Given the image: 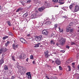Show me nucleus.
Wrapping results in <instances>:
<instances>
[{
	"mask_svg": "<svg viewBox=\"0 0 79 79\" xmlns=\"http://www.w3.org/2000/svg\"><path fill=\"white\" fill-rule=\"evenodd\" d=\"M56 63L58 65H60L61 64V61L58 59L56 60Z\"/></svg>",
	"mask_w": 79,
	"mask_h": 79,
	"instance_id": "nucleus-9",
	"label": "nucleus"
},
{
	"mask_svg": "<svg viewBox=\"0 0 79 79\" xmlns=\"http://www.w3.org/2000/svg\"><path fill=\"white\" fill-rule=\"evenodd\" d=\"M27 77L29 79H31V75H28L27 76Z\"/></svg>",
	"mask_w": 79,
	"mask_h": 79,
	"instance_id": "nucleus-24",
	"label": "nucleus"
},
{
	"mask_svg": "<svg viewBox=\"0 0 79 79\" xmlns=\"http://www.w3.org/2000/svg\"><path fill=\"white\" fill-rule=\"evenodd\" d=\"M4 69L5 70H8V67L6 65H5L4 66Z\"/></svg>",
	"mask_w": 79,
	"mask_h": 79,
	"instance_id": "nucleus-21",
	"label": "nucleus"
},
{
	"mask_svg": "<svg viewBox=\"0 0 79 79\" xmlns=\"http://www.w3.org/2000/svg\"><path fill=\"white\" fill-rule=\"evenodd\" d=\"M57 27H58V25H57V24H55L54 25V28L55 29H56V28H57Z\"/></svg>",
	"mask_w": 79,
	"mask_h": 79,
	"instance_id": "nucleus-32",
	"label": "nucleus"
},
{
	"mask_svg": "<svg viewBox=\"0 0 79 79\" xmlns=\"http://www.w3.org/2000/svg\"><path fill=\"white\" fill-rule=\"evenodd\" d=\"M32 63L33 64H36V63L35 62V61H33Z\"/></svg>",
	"mask_w": 79,
	"mask_h": 79,
	"instance_id": "nucleus-43",
	"label": "nucleus"
},
{
	"mask_svg": "<svg viewBox=\"0 0 79 79\" xmlns=\"http://www.w3.org/2000/svg\"><path fill=\"white\" fill-rule=\"evenodd\" d=\"M52 19H54V18H52Z\"/></svg>",
	"mask_w": 79,
	"mask_h": 79,
	"instance_id": "nucleus-64",
	"label": "nucleus"
},
{
	"mask_svg": "<svg viewBox=\"0 0 79 79\" xmlns=\"http://www.w3.org/2000/svg\"><path fill=\"white\" fill-rule=\"evenodd\" d=\"M9 35H12V33L11 32H10L9 33Z\"/></svg>",
	"mask_w": 79,
	"mask_h": 79,
	"instance_id": "nucleus-53",
	"label": "nucleus"
},
{
	"mask_svg": "<svg viewBox=\"0 0 79 79\" xmlns=\"http://www.w3.org/2000/svg\"><path fill=\"white\" fill-rule=\"evenodd\" d=\"M73 4H71L69 6V8L70 10H71L72 8H73Z\"/></svg>",
	"mask_w": 79,
	"mask_h": 79,
	"instance_id": "nucleus-28",
	"label": "nucleus"
},
{
	"mask_svg": "<svg viewBox=\"0 0 79 79\" xmlns=\"http://www.w3.org/2000/svg\"><path fill=\"white\" fill-rule=\"evenodd\" d=\"M35 39L36 41H40V40H41L40 38L39 37V36H37L35 38Z\"/></svg>",
	"mask_w": 79,
	"mask_h": 79,
	"instance_id": "nucleus-14",
	"label": "nucleus"
},
{
	"mask_svg": "<svg viewBox=\"0 0 79 79\" xmlns=\"http://www.w3.org/2000/svg\"><path fill=\"white\" fill-rule=\"evenodd\" d=\"M79 10V5H77L75 7L74 11L75 12H77Z\"/></svg>",
	"mask_w": 79,
	"mask_h": 79,
	"instance_id": "nucleus-6",
	"label": "nucleus"
},
{
	"mask_svg": "<svg viewBox=\"0 0 79 79\" xmlns=\"http://www.w3.org/2000/svg\"><path fill=\"white\" fill-rule=\"evenodd\" d=\"M30 59H32L33 58V56L32 55H31L30 56Z\"/></svg>",
	"mask_w": 79,
	"mask_h": 79,
	"instance_id": "nucleus-37",
	"label": "nucleus"
},
{
	"mask_svg": "<svg viewBox=\"0 0 79 79\" xmlns=\"http://www.w3.org/2000/svg\"><path fill=\"white\" fill-rule=\"evenodd\" d=\"M44 54L45 57L46 58H48L49 56H50V55H48V52L47 51H46L44 52Z\"/></svg>",
	"mask_w": 79,
	"mask_h": 79,
	"instance_id": "nucleus-10",
	"label": "nucleus"
},
{
	"mask_svg": "<svg viewBox=\"0 0 79 79\" xmlns=\"http://www.w3.org/2000/svg\"><path fill=\"white\" fill-rule=\"evenodd\" d=\"M66 48H69V46H66Z\"/></svg>",
	"mask_w": 79,
	"mask_h": 79,
	"instance_id": "nucleus-47",
	"label": "nucleus"
},
{
	"mask_svg": "<svg viewBox=\"0 0 79 79\" xmlns=\"http://www.w3.org/2000/svg\"><path fill=\"white\" fill-rule=\"evenodd\" d=\"M37 16V14H34L32 15L31 17L32 18H35V17Z\"/></svg>",
	"mask_w": 79,
	"mask_h": 79,
	"instance_id": "nucleus-16",
	"label": "nucleus"
},
{
	"mask_svg": "<svg viewBox=\"0 0 79 79\" xmlns=\"http://www.w3.org/2000/svg\"><path fill=\"white\" fill-rule=\"evenodd\" d=\"M59 40V42H60V44L62 46H63L65 43L66 42V39L63 38H60V39L58 38Z\"/></svg>",
	"mask_w": 79,
	"mask_h": 79,
	"instance_id": "nucleus-1",
	"label": "nucleus"
},
{
	"mask_svg": "<svg viewBox=\"0 0 79 79\" xmlns=\"http://www.w3.org/2000/svg\"><path fill=\"white\" fill-rule=\"evenodd\" d=\"M25 58H26V55L24 54V53H22L20 56V59H24Z\"/></svg>",
	"mask_w": 79,
	"mask_h": 79,
	"instance_id": "nucleus-5",
	"label": "nucleus"
},
{
	"mask_svg": "<svg viewBox=\"0 0 79 79\" xmlns=\"http://www.w3.org/2000/svg\"><path fill=\"white\" fill-rule=\"evenodd\" d=\"M3 52V51H2V50L1 49L0 50V55H1V54H2V52Z\"/></svg>",
	"mask_w": 79,
	"mask_h": 79,
	"instance_id": "nucleus-41",
	"label": "nucleus"
},
{
	"mask_svg": "<svg viewBox=\"0 0 79 79\" xmlns=\"http://www.w3.org/2000/svg\"><path fill=\"white\" fill-rule=\"evenodd\" d=\"M31 2V1L29 0H28L27 2V3H30Z\"/></svg>",
	"mask_w": 79,
	"mask_h": 79,
	"instance_id": "nucleus-36",
	"label": "nucleus"
},
{
	"mask_svg": "<svg viewBox=\"0 0 79 79\" xmlns=\"http://www.w3.org/2000/svg\"><path fill=\"white\" fill-rule=\"evenodd\" d=\"M59 32H63V29H60V28H59Z\"/></svg>",
	"mask_w": 79,
	"mask_h": 79,
	"instance_id": "nucleus-25",
	"label": "nucleus"
},
{
	"mask_svg": "<svg viewBox=\"0 0 79 79\" xmlns=\"http://www.w3.org/2000/svg\"><path fill=\"white\" fill-rule=\"evenodd\" d=\"M68 68H69V71H71V67H70V66H68Z\"/></svg>",
	"mask_w": 79,
	"mask_h": 79,
	"instance_id": "nucleus-35",
	"label": "nucleus"
},
{
	"mask_svg": "<svg viewBox=\"0 0 79 79\" xmlns=\"http://www.w3.org/2000/svg\"><path fill=\"white\" fill-rule=\"evenodd\" d=\"M4 63V60H3V59L2 58L0 60V65H2L3 63Z\"/></svg>",
	"mask_w": 79,
	"mask_h": 79,
	"instance_id": "nucleus-13",
	"label": "nucleus"
},
{
	"mask_svg": "<svg viewBox=\"0 0 79 79\" xmlns=\"http://www.w3.org/2000/svg\"><path fill=\"white\" fill-rule=\"evenodd\" d=\"M44 21H47L45 23V24H46V25H48L49 26L52 24V22L50 21V20L49 19H47V18L45 19H44Z\"/></svg>",
	"mask_w": 79,
	"mask_h": 79,
	"instance_id": "nucleus-3",
	"label": "nucleus"
},
{
	"mask_svg": "<svg viewBox=\"0 0 79 79\" xmlns=\"http://www.w3.org/2000/svg\"><path fill=\"white\" fill-rule=\"evenodd\" d=\"M65 2V1L64 0H60L59 3L60 5H62V4H64Z\"/></svg>",
	"mask_w": 79,
	"mask_h": 79,
	"instance_id": "nucleus-11",
	"label": "nucleus"
},
{
	"mask_svg": "<svg viewBox=\"0 0 79 79\" xmlns=\"http://www.w3.org/2000/svg\"><path fill=\"white\" fill-rule=\"evenodd\" d=\"M63 18H66V16L65 17L64 16H63Z\"/></svg>",
	"mask_w": 79,
	"mask_h": 79,
	"instance_id": "nucleus-58",
	"label": "nucleus"
},
{
	"mask_svg": "<svg viewBox=\"0 0 79 79\" xmlns=\"http://www.w3.org/2000/svg\"><path fill=\"white\" fill-rule=\"evenodd\" d=\"M69 26H67V28H66V32H69L70 30V28L71 27H70V26H71V25H69Z\"/></svg>",
	"mask_w": 79,
	"mask_h": 79,
	"instance_id": "nucleus-12",
	"label": "nucleus"
},
{
	"mask_svg": "<svg viewBox=\"0 0 79 79\" xmlns=\"http://www.w3.org/2000/svg\"><path fill=\"white\" fill-rule=\"evenodd\" d=\"M1 9H2V7L0 6V10H1Z\"/></svg>",
	"mask_w": 79,
	"mask_h": 79,
	"instance_id": "nucleus-59",
	"label": "nucleus"
},
{
	"mask_svg": "<svg viewBox=\"0 0 79 79\" xmlns=\"http://www.w3.org/2000/svg\"><path fill=\"white\" fill-rule=\"evenodd\" d=\"M59 68L60 70H62V68L61 67V66H59Z\"/></svg>",
	"mask_w": 79,
	"mask_h": 79,
	"instance_id": "nucleus-40",
	"label": "nucleus"
},
{
	"mask_svg": "<svg viewBox=\"0 0 79 79\" xmlns=\"http://www.w3.org/2000/svg\"><path fill=\"white\" fill-rule=\"evenodd\" d=\"M42 34L44 35H47L48 34V31L45 30H44L42 31Z\"/></svg>",
	"mask_w": 79,
	"mask_h": 79,
	"instance_id": "nucleus-4",
	"label": "nucleus"
},
{
	"mask_svg": "<svg viewBox=\"0 0 79 79\" xmlns=\"http://www.w3.org/2000/svg\"><path fill=\"white\" fill-rule=\"evenodd\" d=\"M9 74H10V75H11V74H13V73H12V71H11L9 70Z\"/></svg>",
	"mask_w": 79,
	"mask_h": 79,
	"instance_id": "nucleus-33",
	"label": "nucleus"
},
{
	"mask_svg": "<svg viewBox=\"0 0 79 79\" xmlns=\"http://www.w3.org/2000/svg\"><path fill=\"white\" fill-rule=\"evenodd\" d=\"M9 44H10V42L8 41L7 43H6L5 44V46H6V47H7Z\"/></svg>",
	"mask_w": 79,
	"mask_h": 79,
	"instance_id": "nucleus-22",
	"label": "nucleus"
},
{
	"mask_svg": "<svg viewBox=\"0 0 79 79\" xmlns=\"http://www.w3.org/2000/svg\"><path fill=\"white\" fill-rule=\"evenodd\" d=\"M39 37H40V39L41 40V39H42V36L40 35L39 36Z\"/></svg>",
	"mask_w": 79,
	"mask_h": 79,
	"instance_id": "nucleus-42",
	"label": "nucleus"
},
{
	"mask_svg": "<svg viewBox=\"0 0 79 79\" xmlns=\"http://www.w3.org/2000/svg\"><path fill=\"white\" fill-rule=\"evenodd\" d=\"M2 39L3 40H5V39H6V38H5V37L4 36L2 38Z\"/></svg>",
	"mask_w": 79,
	"mask_h": 79,
	"instance_id": "nucleus-51",
	"label": "nucleus"
},
{
	"mask_svg": "<svg viewBox=\"0 0 79 79\" xmlns=\"http://www.w3.org/2000/svg\"><path fill=\"white\" fill-rule=\"evenodd\" d=\"M51 44H52V45H55V42L53 40H51Z\"/></svg>",
	"mask_w": 79,
	"mask_h": 79,
	"instance_id": "nucleus-26",
	"label": "nucleus"
},
{
	"mask_svg": "<svg viewBox=\"0 0 79 79\" xmlns=\"http://www.w3.org/2000/svg\"><path fill=\"white\" fill-rule=\"evenodd\" d=\"M51 37H54L53 36H54V34H53V33H52V34H51Z\"/></svg>",
	"mask_w": 79,
	"mask_h": 79,
	"instance_id": "nucleus-46",
	"label": "nucleus"
},
{
	"mask_svg": "<svg viewBox=\"0 0 79 79\" xmlns=\"http://www.w3.org/2000/svg\"><path fill=\"white\" fill-rule=\"evenodd\" d=\"M44 3V6L39 8L38 10L39 11L42 12L43 11V10H44L45 8H47V6H48V3H47V2H45Z\"/></svg>",
	"mask_w": 79,
	"mask_h": 79,
	"instance_id": "nucleus-2",
	"label": "nucleus"
},
{
	"mask_svg": "<svg viewBox=\"0 0 79 79\" xmlns=\"http://www.w3.org/2000/svg\"><path fill=\"white\" fill-rule=\"evenodd\" d=\"M52 63H54V61L53 60L52 62Z\"/></svg>",
	"mask_w": 79,
	"mask_h": 79,
	"instance_id": "nucleus-61",
	"label": "nucleus"
},
{
	"mask_svg": "<svg viewBox=\"0 0 79 79\" xmlns=\"http://www.w3.org/2000/svg\"><path fill=\"white\" fill-rule=\"evenodd\" d=\"M8 50V49L5 48H4L3 49V51L4 52H6V51H7Z\"/></svg>",
	"mask_w": 79,
	"mask_h": 79,
	"instance_id": "nucleus-30",
	"label": "nucleus"
},
{
	"mask_svg": "<svg viewBox=\"0 0 79 79\" xmlns=\"http://www.w3.org/2000/svg\"><path fill=\"white\" fill-rule=\"evenodd\" d=\"M22 10H23V8H19L16 10V12H19V11H22Z\"/></svg>",
	"mask_w": 79,
	"mask_h": 79,
	"instance_id": "nucleus-17",
	"label": "nucleus"
},
{
	"mask_svg": "<svg viewBox=\"0 0 79 79\" xmlns=\"http://www.w3.org/2000/svg\"><path fill=\"white\" fill-rule=\"evenodd\" d=\"M11 79H15V77H14V76H12Z\"/></svg>",
	"mask_w": 79,
	"mask_h": 79,
	"instance_id": "nucleus-49",
	"label": "nucleus"
},
{
	"mask_svg": "<svg viewBox=\"0 0 79 79\" xmlns=\"http://www.w3.org/2000/svg\"><path fill=\"white\" fill-rule=\"evenodd\" d=\"M63 10H64V11H66V9L64 8H63Z\"/></svg>",
	"mask_w": 79,
	"mask_h": 79,
	"instance_id": "nucleus-55",
	"label": "nucleus"
},
{
	"mask_svg": "<svg viewBox=\"0 0 79 79\" xmlns=\"http://www.w3.org/2000/svg\"><path fill=\"white\" fill-rule=\"evenodd\" d=\"M42 14H38V16H42Z\"/></svg>",
	"mask_w": 79,
	"mask_h": 79,
	"instance_id": "nucleus-38",
	"label": "nucleus"
},
{
	"mask_svg": "<svg viewBox=\"0 0 79 79\" xmlns=\"http://www.w3.org/2000/svg\"><path fill=\"white\" fill-rule=\"evenodd\" d=\"M70 31L72 32H73V29H71V28H70Z\"/></svg>",
	"mask_w": 79,
	"mask_h": 79,
	"instance_id": "nucleus-44",
	"label": "nucleus"
},
{
	"mask_svg": "<svg viewBox=\"0 0 79 79\" xmlns=\"http://www.w3.org/2000/svg\"><path fill=\"white\" fill-rule=\"evenodd\" d=\"M74 44H75V43L74 42H72L71 43V45H74Z\"/></svg>",
	"mask_w": 79,
	"mask_h": 79,
	"instance_id": "nucleus-39",
	"label": "nucleus"
},
{
	"mask_svg": "<svg viewBox=\"0 0 79 79\" xmlns=\"http://www.w3.org/2000/svg\"><path fill=\"white\" fill-rule=\"evenodd\" d=\"M40 44V43H39L38 44H35V46H34V48H37L39 47V45Z\"/></svg>",
	"mask_w": 79,
	"mask_h": 79,
	"instance_id": "nucleus-19",
	"label": "nucleus"
},
{
	"mask_svg": "<svg viewBox=\"0 0 79 79\" xmlns=\"http://www.w3.org/2000/svg\"><path fill=\"white\" fill-rule=\"evenodd\" d=\"M12 59L13 61H15V56H13L12 57Z\"/></svg>",
	"mask_w": 79,
	"mask_h": 79,
	"instance_id": "nucleus-34",
	"label": "nucleus"
},
{
	"mask_svg": "<svg viewBox=\"0 0 79 79\" xmlns=\"http://www.w3.org/2000/svg\"><path fill=\"white\" fill-rule=\"evenodd\" d=\"M31 72H27V73H26V75H27V76H29V75H31Z\"/></svg>",
	"mask_w": 79,
	"mask_h": 79,
	"instance_id": "nucleus-31",
	"label": "nucleus"
},
{
	"mask_svg": "<svg viewBox=\"0 0 79 79\" xmlns=\"http://www.w3.org/2000/svg\"><path fill=\"white\" fill-rule=\"evenodd\" d=\"M73 67L74 68H75V66H74V65H73Z\"/></svg>",
	"mask_w": 79,
	"mask_h": 79,
	"instance_id": "nucleus-60",
	"label": "nucleus"
},
{
	"mask_svg": "<svg viewBox=\"0 0 79 79\" xmlns=\"http://www.w3.org/2000/svg\"><path fill=\"white\" fill-rule=\"evenodd\" d=\"M4 37L6 39H7V38H8V36H6Z\"/></svg>",
	"mask_w": 79,
	"mask_h": 79,
	"instance_id": "nucleus-48",
	"label": "nucleus"
},
{
	"mask_svg": "<svg viewBox=\"0 0 79 79\" xmlns=\"http://www.w3.org/2000/svg\"><path fill=\"white\" fill-rule=\"evenodd\" d=\"M60 52H62V53H64L65 52V51L64 50H61L60 51Z\"/></svg>",
	"mask_w": 79,
	"mask_h": 79,
	"instance_id": "nucleus-45",
	"label": "nucleus"
},
{
	"mask_svg": "<svg viewBox=\"0 0 79 79\" xmlns=\"http://www.w3.org/2000/svg\"><path fill=\"white\" fill-rule=\"evenodd\" d=\"M4 55V54H2V56H3Z\"/></svg>",
	"mask_w": 79,
	"mask_h": 79,
	"instance_id": "nucleus-63",
	"label": "nucleus"
},
{
	"mask_svg": "<svg viewBox=\"0 0 79 79\" xmlns=\"http://www.w3.org/2000/svg\"><path fill=\"white\" fill-rule=\"evenodd\" d=\"M71 61L70 60H68L66 61V64L67 65H68V64H69L70 63H71Z\"/></svg>",
	"mask_w": 79,
	"mask_h": 79,
	"instance_id": "nucleus-18",
	"label": "nucleus"
},
{
	"mask_svg": "<svg viewBox=\"0 0 79 79\" xmlns=\"http://www.w3.org/2000/svg\"><path fill=\"white\" fill-rule=\"evenodd\" d=\"M29 60V58H27L26 60V61H27V62H28V61Z\"/></svg>",
	"mask_w": 79,
	"mask_h": 79,
	"instance_id": "nucleus-52",
	"label": "nucleus"
},
{
	"mask_svg": "<svg viewBox=\"0 0 79 79\" xmlns=\"http://www.w3.org/2000/svg\"><path fill=\"white\" fill-rule=\"evenodd\" d=\"M54 7H58V6H54Z\"/></svg>",
	"mask_w": 79,
	"mask_h": 79,
	"instance_id": "nucleus-56",
	"label": "nucleus"
},
{
	"mask_svg": "<svg viewBox=\"0 0 79 79\" xmlns=\"http://www.w3.org/2000/svg\"><path fill=\"white\" fill-rule=\"evenodd\" d=\"M27 16H28V14H27V13H26L23 15V18H26Z\"/></svg>",
	"mask_w": 79,
	"mask_h": 79,
	"instance_id": "nucleus-15",
	"label": "nucleus"
},
{
	"mask_svg": "<svg viewBox=\"0 0 79 79\" xmlns=\"http://www.w3.org/2000/svg\"><path fill=\"white\" fill-rule=\"evenodd\" d=\"M52 1L54 3H57L58 2V0H53Z\"/></svg>",
	"mask_w": 79,
	"mask_h": 79,
	"instance_id": "nucleus-27",
	"label": "nucleus"
},
{
	"mask_svg": "<svg viewBox=\"0 0 79 79\" xmlns=\"http://www.w3.org/2000/svg\"><path fill=\"white\" fill-rule=\"evenodd\" d=\"M56 45L57 46V47H60V45H61V44H60V42L59 44L58 42H57L56 43Z\"/></svg>",
	"mask_w": 79,
	"mask_h": 79,
	"instance_id": "nucleus-23",
	"label": "nucleus"
},
{
	"mask_svg": "<svg viewBox=\"0 0 79 79\" xmlns=\"http://www.w3.org/2000/svg\"><path fill=\"white\" fill-rule=\"evenodd\" d=\"M75 64V63H73L72 64V65H73V66H74V65Z\"/></svg>",
	"mask_w": 79,
	"mask_h": 79,
	"instance_id": "nucleus-54",
	"label": "nucleus"
},
{
	"mask_svg": "<svg viewBox=\"0 0 79 79\" xmlns=\"http://www.w3.org/2000/svg\"><path fill=\"white\" fill-rule=\"evenodd\" d=\"M30 34H28L27 35V37H29V36H30Z\"/></svg>",
	"mask_w": 79,
	"mask_h": 79,
	"instance_id": "nucleus-50",
	"label": "nucleus"
},
{
	"mask_svg": "<svg viewBox=\"0 0 79 79\" xmlns=\"http://www.w3.org/2000/svg\"><path fill=\"white\" fill-rule=\"evenodd\" d=\"M26 71H27V70L26 68H23L22 70V72H21V73H22V74H25L26 72Z\"/></svg>",
	"mask_w": 79,
	"mask_h": 79,
	"instance_id": "nucleus-8",
	"label": "nucleus"
},
{
	"mask_svg": "<svg viewBox=\"0 0 79 79\" xmlns=\"http://www.w3.org/2000/svg\"><path fill=\"white\" fill-rule=\"evenodd\" d=\"M12 46L14 50H16V48H18L19 45L18 44H13Z\"/></svg>",
	"mask_w": 79,
	"mask_h": 79,
	"instance_id": "nucleus-7",
	"label": "nucleus"
},
{
	"mask_svg": "<svg viewBox=\"0 0 79 79\" xmlns=\"http://www.w3.org/2000/svg\"><path fill=\"white\" fill-rule=\"evenodd\" d=\"M19 67H20V66L18 65H17V68H19Z\"/></svg>",
	"mask_w": 79,
	"mask_h": 79,
	"instance_id": "nucleus-57",
	"label": "nucleus"
},
{
	"mask_svg": "<svg viewBox=\"0 0 79 79\" xmlns=\"http://www.w3.org/2000/svg\"><path fill=\"white\" fill-rule=\"evenodd\" d=\"M7 23L9 26H11V22H10V21H7Z\"/></svg>",
	"mask_w": 79,
	"mask_h": 79,
	"instance_id": "nucleus-29",
	"label": "nucleus"
},
{
	"mask_svg": "<svg viewBox=\"0 0 79 79\" xmlns=\"http://www.w3.org/2000/svg\"><path fill=\"white\" fill-rule=\"evenodd\" d=\"M77 79H79V77H77Z\"/></svg>",
	"mask_w": 79,
	"mask_h": 79,
	"instance_id": "nucleus-62",
	"label": "nucleus"
},
{
	"mask_svg": "<svg viewBox=\"0 0 79 79\" xmlns=\"http://www.w3.org/2000/svg\"><path fill=\"white\" fill-rule=\"evenodd\" d=\"M20 40L22 43H24V42H25V40L23 39V38H21L20 39Z\"/></svg>",
	"mask_w": 79,
	"mask_h": 79,
	"instance_id": "nucleus-20",
	"label": "nucleus"
}]
</instances>
